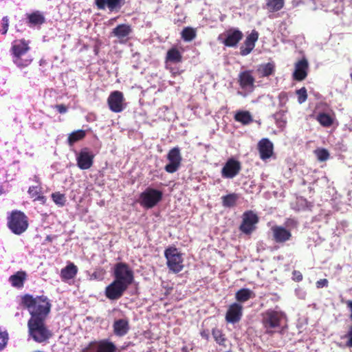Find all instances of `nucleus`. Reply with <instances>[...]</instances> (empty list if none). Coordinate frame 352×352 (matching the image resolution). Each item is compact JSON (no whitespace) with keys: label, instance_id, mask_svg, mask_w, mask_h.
I'll return each mask as SVG.
<instances>
[{"label":"nucleus","instance_id":"1","mask_svg":"<svg viewBox=\"0 0 352 352\" xmlns=\"http://www.w3.org/2000/svg\"><path fill=\"white\" fill-rule=\"evenodd\" d=\"M21 304L28 310L31 316L30 319H47L52 307L47 296L33 297L30 294L23 295Z\"/></svg>","mask_w":352,"mask_h":352},{"label":"nucleus","instance_id":"2","mask_svg":"<svg viewBox=\"0 0 352 352\" xmlns=\"http://www.w3.org/2000/svg\"><path fill=\"white\" fill-rule=\"evenodd\" d=\"M45 320L46 319H29L28 321V335L36 342H47L52 336Z\"/></svg>","mask_w":352,"mask_h":352},{"label":"nucleus","instance_id":"3","mask_svg":"<svg viewBox=\"0 0 352 352\" xmlns=\"http://www.w3.org/2000/svg\"><path fill=\"white\" fill-rule=\"evenodd\" d=\"M261 318V322L265 329V333L272 335L276 332V329L281 328L286 315L282 311L269 309L262 313Z\"/></svg>","mask_w":352,"mask_h":352},{"label":"nucleus","instance_id":"4","mask_svg":"<svg viewBox=\"0 0 352 352\" xmlns=\"http://www.w3.org/2000/svg\"><path fill=\"white\" fill-rule=\"evenodd\" d=\"M29 43L25 39L14 41L10 49L12 60L19 67H25L32 61V58L28 57L23 58L30 50Z\"/></svg>","mask_w":352,"mask_h":352},{"label":"nucleus","instance_id":"5","mask_svg":"<svg viewBox=\"0 0 352 352\" xmlns=\"http://www.w3.org/2000/svg\"><path fill=\"white\" fill-rule=\"evenodd\" d=\"M28 226V217L22 211L12 210L7 217V226L14 234H23L26 231Z\"/></svg>","mask_w":352,"mask_h":352},{"label":"nucleus","instance_id":"6","mask_svg":"<svg viewBox=\"0 0 352 352\" xmlns=\"http://www.w3.org/2000/svg\"><path fill=\"white\" fill-rule=\"evenodd\" d=\"M164 256L166 258L167 267L174 273L180 272L184 265L182 254L175 247H168L164 251Z\"/></svg>","mask_w":352,"mask_h":352},{"label":"nucleus","instance_id":"7","mask_svg":"<svg viewBox=\"0 0 352 352\" xmlns=\"http://www.w3.org/2000/svg\"><path fill=\"white\" fill-rule=\"evenodd\" d=\"M163 197V193L161 190L147 188L140 195V204L147 209L155 207Z\"/></svg>","mask_w":352,"mask_h":352},{"label":"nucleus","instance_id":"8","mask_svg":"<svg viewBox=\"0 0 352 352\" xmlns=\"http://www.w3.org/2000/svg\"><path fill=\"white\" fill-rule=\"evenodd\" d=\"M114 279L129 286L134 280L133 272L129 265L123 262L117 263L113 268Z\"/></svg>","mask_w":352,"mask_h":352},{"label":"nucleus","instance_id":"9","mask_svg":"<svg viewBox=\"0 0 352 352\" xmlns=\"http://www.w3.org/2000/svg\"><path fill=\"white\" fill-rule=\"evenodd\" d=\"M259 219L252 210L245 211L242 215V222L239 230L247 235H250L256 228Z\"/></svg>","mask_w":352,"mask_h":352},{"label":"nucleus","instance_id":"10","mask_svg":"<svg viewBox=\"0 0 352 352\" xmlns=\"http://www.w3.org/2000/svg\"><path fill=\"white\" fill-rule=\"evenodd\" d=\"M243 34L238 29L230 28L223 34L218 36V41L221 42L225 46L229 47H236L239 41L243 38Z\"/></svg>","mask_w":352,"mask_h":352},{"label":"nucleus","instance_id":"11","mask_svg":"<svg viewBox=\"0 0 352 352\" xmlns=\"http://www.w3.org/2000/svg\"><path fill=\"white\" fill-rule=\"evenodd\" d=\"M129 286L116 279L105 288L106 297L111 300L120 299Z\"/></svg>","mask_w":352,"mask_h":352},{"label":"nucleus","instance_id":"12","mask_svg":"<svg viewBox=\"0 0 352 352\" xmlns=\"http://www.w3.org/2000/svg\"><path fill=\"white\" fill-rule=\"evenodd\" d=\"M167 160L169 163L165 166L164 170L168 173H175L180 167L182 161L179 148L176 146L171 148L167 154Z\"/></svg>","mask_w":352,"mask_h":352},{"label":"nucleus","instance_id":"13","mask_svg":"<svg viewBox=\"0 0 352 352\" xmlns=\"http://www.w3.org/2000/svg\"><path fill=\"white\" fill-rule=\"evenodd\" d=\"M124 102V94L120 91H112L107 98L109 108L114 113H120L124 110L125 108Z\"/></svg>","mask_w":352,"mask_h":352},{"label":"nucleus","instance_id":"14","mask_svg":"<svg viewBox=\"0 0 352 352\" xmlns=\"http://www.w3.org/2000/svg\"><path fill=\"white\" fill-rule=\"evenodd\" d=\"M95 346V352H116V345L107 339L100 340L99 341H91L86 347L82 349V352H87Z\"/></svg>","mask_w":352,"mask_h":352},{"label":"nucleus","instance_id":"15","mask_svg":"<svg viewBox=\"0 0 352 352\" xmlns=\"http://www.w3.org/2000/svg\"><path fill=\"white\" fill-rule=\"evenodd\" d=\"M241 170V162L234 158H230L221 169V176L223 178L232 179L240 173Z\"/></svg>","mask_w":352,"mask_h":352},{"label":"nucleus","instance_id":"16","mask_svg":"<svg viewBox=\"0 0 352 352\" xmlns=\"http://www.w3.org/2000/svg\"><path fill=\"white\" fill-rule=\"evenodd\" d=\"M238 82L243 90L252 91L255 82V78L252 76V71L245 70L241 72L238 75Z\"/></svg>","mask_w":352,"mask_h":352},{"label":"nucleus","instance_id":"17","mask_svg":"<svg viewBox=\"0 0 352 352\" xmlns=\"http://www.w3.org/2000/svg\"><path fill=\"white\" fill-rule=\"evenodd\" d=\"M243 316V306L238 303L231 304L226 314V320L228 323L235 324L239 322Z\"/></svg>","mask_w":352,"mask_h":352},{"label":"nucleus","instance_id":"18","mask_svg":"<svg viewBox=\"0 0 352 352\" xmlns=\"http://www.w3.org/2000/svg\"><path fill=\"white\" fill-rule=\"evenodd\" d=\"M94 155L89 151L87 148H85L80 151L77 156V165L81 170L89 169L94 164Z\"/></svg>","mask_w":352,"mask_h":352},{"label":"nucleus","instance_id":"19","mask_svg":"<svg viewBox=\"0 0 352 352\" xmlns=\"http://www.w3.org/2000/svg\"><path fill=\"white\" fill-rule=\"evenodd\" d=\"M271 230L272 232V239L277 243H284L292 237L291 231L281 226H274Z\"/></svg>","mask_w":352,"mask_h":352},{"label":"nucleus","instance_id":"20","mask_svg":"<svg viewBox=\"0 0 352 352\" xmlns=\"http://www.w3.org/2000/svg\"><path fill=\"white\" fill-rule=\"evenodd\" d=\"M124 3L125 0H95L98 10L108 9L110 12H118Z\"/></svg>","mask_w":352,"mask_h":352},{"label":"nucleus","instance_id":"21","mask_svg":"<svg viewBox=\"0 0 352 352\" xmlns=\"http://www.w3.org/2000/svg\"><path fill=\"white\" fill-rule=\"evenodd\" d=\"M258 38V33L256 30H254L246 37L243 45L240 47V54L241 56H247L254 48L255 43Z\"/></svg>","mask_w":352,"mask_h":352},{"label":"nucleus","instance_id":"22","mask_svg":"<svg viewBox=\"0 0 352 352\" xmlns=\"http://www.w3.org/2000/svg\"><path fill=\"white\" fill-rule=\"evenodd\" d=\"M309 63L306 58H303L295 64V69L293 73V78L297 81H302L307 76Z\"/></svg>","mask_w":352,"mask_h":352},{"label":"nucleus","instance_id":"23","mask_svg":"<svg viewBox=\"0 0 352 352\" xmlns=\"http://www.w3.org/2000/svg\"><path fill=\"white\" fill-rule=\"evenodd\" d=\"M273 149V144L267 138H263L258 143V150L259 151L260 157L263 160H265L272 157Z\"/></svg>","mask_w":352,"mask_h":352},{"label":"nucleus","instance_id":"24","mask_svg":"<svg viewBox=\"0 0 352 352\" xmlns=\"http://www.w3.org/2000/svg\"><path fill=\"white\" fill-rule=\"evenodd\" d=\"M130 330L129 320L121 318L116 320L113 324V333L118 337H123L126 335Z\"/></svg>","mask_w":352,"mask_h":352},{"label":"nucleus","instance_id":"25","mask_svg":"<svg viewBox=\"0 0 352 352\" xmlns=\"http://www.w3.org/2000/svg\"><path fill=\"white\" fill-rule=\"evenodd\" d=\"M27 279V274L25 271H18L9 277V282L13 287L21 289Z\"/></svg>","mask_w":352,"mask_h":352},{"label":"nucleus","instance_id":"26","mask_svg":"<svg viewBox=\"0 0 352 352\" xmlns=\"http://www.w3.org/2000/svg\"><path fill=\"white\" fill-rule=\"evenodd\" d=\"M78 267L73 263H69L60 270V278L63 281L74 278L78 273Z\"/></svg>","mask_w":352,"mask_h":352},{"label":"nucleus","instance_id":"27","mask_svg":"<svg viewBox=\"0 0 352 352\" xmlns=\"http://www.w3.org/2000/svg\"><path fill=\"white\" fill-rule=\"evenodd\" d=\"M254 297V292L248 288H241L235 293V299L239 304L247 302Z\"/></svg>","mask_w":352,"mask_h":352},{"label":"nucleus","instance_id":"28","mask_svg":"<svg viewBox=\"0 0 352 352\" xmlns=\"http://www.w3.org/2000/svg\"><path fill=\"white\" fill-rule=\"evenodd\" d=\"M132 32L131 28L127 24H120L113 29L112 34L118 38L128 36Z\"/></svg>","mask_w":352,"mask_h":352},{"label":"nucleus","instance_id":"29","mask_svg":"<svg viewBox=\"0 0 352 352\" xmlns=\"http://www.w3.org/2000/svg\"><path fill=\"white\" fill-rule=\"evenodd\" d=\"M182 61V55L176 47H172L168 50L166 56V63L170 62L173 63H178Z\"/></svg>","mask_w":352,"mask_h":352},{"label":"nucleus","instance_id":"30","mask_svg":"<svg viewBox=\"0 0 352 352\" xmlns=\"http://www.w3.org/2000/svg\"><path fill=\"white\" fill-rule=\"evenodd\" d=\"M260 77H268L274 74L275 72V65L273 63H267L261 65L257 69Z\"/></svg>","mask_w":352,"mask_h":352},{"label":"nucleus","instance_id":"31","mask_svg":"<svg viewBox=\"0 0 352 352\" xmlns=\"http://www.w3.org/2000/svg\"><path fill=\"white\" fill-rule=\"evenodd\" d=\"M86 136V131L82 129H79L71 133L67 138V142L69 146L74 145L78 141L84 139Z\"/></svg>","mask_w":352,"mask_h":352},{"label":"nucleus","instance_id":"32","mask_svg":"<svg viewBox=\"0 0 352 352\" xmlns=\"http://www.w3.org/2000/svg\"><path fill=\"white\" fill-rule=\"evenodd\" d=\"M234 120L243 124H248L252 122V117L249 111H241L234 115Z\"/></svg>","mask_w":352,"mask_h":352},{"label":"nucleus","instance_id":"33","mask_svg":"<svg viewBox=\"0 0 352 352\" xmlns=\"http://www.w3.org/2000/svg\"><path fill=\"white\" fill-rule=\"evenodd\" d=\"M28 23L34 25H41L45 23L44 16L38 11L28 14Z\"/></svg>","mask_w":352,"mask_h":352},{"label":"nucleus","instance_id":"34","mask_svg":"<svg viewBox=\"0 0 352 352\" xmlns=\"http://www.w3.org/2000/svg\"><path fill=\"white\" fill-rule=\"evenodd\" d=\"M239 199V196L236 193H230L221 197L222 204L224 207L232 208L234 206Z\"/></svg>","mask_w":352,"mask_h":352},{"label":"nucleus","instance_id":"35","mask_svg":"<svg viewBox=\"0 0 352 352\" xmlns=\"http://www.w3.org/2000/svg\"><path fill=\"white\" fill-rule=\"evenodd\" d=\"M28 193L34 199V201H40L43 204L46 201L45 197L41 192V188L38 186H30L28 189Z\"/></svg>","mask_w":352,"mask_h":352},{"label":"nucleus","instance_id":"36","mask_svg":"<svg viewBox=\"0 0 352 352\" xmlns=\"http://www.w3.org/2000/svg\"><path fill=\"white\" fill-rule=\"evenodd\" d=\"M317 121L324 127H329L332 125L333 120L332 117L326 113H320L316 117Z\"/></svg>","mask_w":352,"mask_h":352},{"label":"nucleus","instance_id":"37","mask_svg":"<svg viewBox=\"0 0 352 352\" xmlns=\"http://www.w3.org/2000/svg\"><path fill=\"white\" fill-rule=\"evenodd\" d=\"M212 335L217 344L221 346H226V338L222 330L218 328H214L212 330Z\"/></svg>","mask_w":352,"mask_h":352},{"label":"nucleus","instance_id":"38","mask_svg":"<svg viewBox=\"0 0 352 352\" xmlns=\"http://www.w3.org/2000/svg\"><path fill=\"white\" fill-rule=\"evenodd\" d=\"M182 38L184 41H192L197 36L196 31L194 28L190 27H186L183 29L182 33Z\"/></svg>","mask_w":352,"mask_h":352},{"label":"nucleus","instance_id":"39","mask_svg":"<svg viewBox=\"0 0 352 352\" xmlns=\"http://www.w3.org/2000/svg\"><path fill=\"white\" fill-rule=\"evenodd\" d=\"M284 6V0H267L266 6L270 12H277Z\"/></svg>","mask_w":352,"mask_h":352},{"label":"nucleus","instance_id":"40","mask_svg":"<svg viewBox=\"0 0 352 352\" xmlns=\"http://www.w3.org/2000/svg\"><path fill=\"white\" fill-rule=\"evenodd\" d=\"M274 119L276 120V124L279 127H284L286 125L287 120L285 115V111H280L278 112H276L274 115Z\"/></svg>","mask_w":352,"mask_h":352},{"label":"nucleus","instance_id":"41","mask_svg":"<svg viewBox=\"0 0 352 352\" xmlns=\"http://www.w3.org/2000/svg\"><path fill=\"white\" fill-rule=\"evenodd\" d=\"M52 198L54 202L59 206H63L65 204L66 199L64 194L59 192H54L52 194Z\"/></svg>","mask_w":352,"mask_h":352},{"label":"nucleus","instance_id":"42","mask_svg":"<svg viewBox=\"0 0 352 352\" xmlns=\"http://www.w3.org/2000/svg\"><path fill=\"white\" fill-rule=\"evenodd\" d=\"M317 159L320 162H324L327 160L329 157V153L325 148H318L315 150L314 151Z\"/></svg>","mask_w":352,"mask_h":352},{"label":"nucleus","instance_id":"43","mask_svg":"<svg viewBox=\"0 0 352 352\" xmlns=\"http://www.w3.org/2000/svg\"><path fill=\"white\" fill-rule=\"evenodd\" d=\"M296 94L298 96V102L300 104L305 102L307 99V92L305 87H302L300 89L296 91Z\"/></svg>","mask_w":352,"mask_h":352},{"label":"nucleus","instance_id":"44","mask_svg":"<svg viewBox=\"0 0 352 352\" xmlns=\"http://www.w3.org/2000/svg\"><path fill=\"white\" fill-rule=\"evenodd\" d=\"M9 27V19L8 16H3L1 20V28H0V32L5 35L7 34Z\"/></svg>","mask_w":352,"mask_h":352},{"label":"nucleus","instance_id":"45","mask_svg":"<svg viewBox=\"0 0 352 352\" xmlns=\"http://www.w3.org/2000/svg\"><path fill=\"white\" fill-rule=\"evenodd\" d=\"M348 339L346 345L348 347H352V325L349 327V331L344 336Z\"/></svg>","mask_w":352,"mask_h":352},{"label":"nucleus","instance_id":"46","mask_svg":"<svg viewBox=\"0 0 352 352\" xmlns=\"http://www.w3.org/2000/svg\"><path fill=\"white\" fill-rule=\"evenodd\" d=\"M329 284V281L326 278L320 279L316 283L317 288H322L327 287Z\"/></svg>","mask_w":352,"mask_h":352},{"label":"nucleus","instance_id":"47","mask_svg":"<svg viewBox=\"0 0 352 352\" xmlns=\"http://www.w3.org/2000/svg\"><path fill=\"white\" fill-rule=\"evenodd\" d=\"M293 280L297 282H300L302 280V274L300 271L294 270L292 272Z\"/></svg>","mask_w":352,"mask_h":352},{"label":"nucleus","instance_id":"48","mask_svg":"<svg viewBox=\"0 0 352 352\" xmlns=\"http://www.w3.org/2000/svg\"><path fill=\"white\" fill-rule=\"evenodd\" d=\"M54 108L60 113H65L67 111V107H66L63 104H56L54 106Z\"/></svg>","mask_w":352,"mask_h":352},{"label":"nucleus","instance_id":"49","mask_svg":"<svg viewBox=\"0 0 352 352\" xmlns=\"http://www.w3.org/2000/svg\"><path fill=\"white\" fill-rule=\"evenodd\" d=\"M346 305H347V307L349 308V309L351 311L350 318L352 320V300H348L346 302Z\"/></svg>","mask_w":352,"mask_h":352},{"label":"nucleus","instance_id":"50","mask_svg":"<svg viewBox=\"0 0 352 352\" xmlns=\"http://www.w3.org/2000/svg\"><path fill=\"white\" fill-rule=\"evenodd\" d=\"M201 336L203 338H206V340H208V337H209L208 333L206 331H201Z\"/></svg>","mask_w":352,"mask_h":352},{"label":"nucleus","instance_id":"51","mask_svg":"<svg viewBox=\"0 0 352 352\" xmlns=\"http://www.w3.org/2000/svg\"><path fill=\"white\" fill-rule=\"evenodd\" d=\"M3 188L1 186L0 187V195H1L3 193Z\"/></svg>","mask_w":352,"mask_h":352},{"label":"nucleus","instance_id":"52","mask_svg":"<svg viewBox=\"0 0 352 352\" xmlns=\"http://www.w3.org/2000/svg\"><path fill=\"white\" fill-rule=\"evenodd\" d=\"M47 240H48V241H51V238H50V236H47Z\"/></svg>","mask_w":352,"mask_h":352}]
</instances>
